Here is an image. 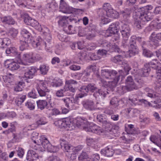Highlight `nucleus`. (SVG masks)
Listing matches in <instances>:
<instances>
[{
	"mask_svg": "<svg viewBox=\"0 0 161 161\" xmlns=\"http://www.w3.org/2000/svg\"><path fill=\"white\" fill-rule=\"evenodd\" d=\"M76 125L78 127L86 130L88 125V122L86 120L80 119L76 121Z\"/></svg>",
	"mask_w": 161,
	"mask_h": 161,
	"instance_id": "bb28decb",
	"label": "nucleus"
},
{
	"mask_svg": "<svg viewBox=\"0 0 161 161\" xmlns=\"http://www.w3.org/2000/svg\"><path fill=\"white\" fill-rule=\"evenodd\" d=\"M76 81H66L65 87L68 89V90L72 93H74L76 91V89L73 88L72 86V84H77Z\"/></svg>",
	"mask_w": 161,
	"mask_h": 161,
	"instance_id": "cd10ccee",
	"label": "nucleus"
},
{
	"mask_svg": "<svg viewBox=\"0 0 161 161\" xmlns=\"http://www.w3.org/2000/svg\"><path fill=\"white\" fill-rule=\"evenodd\" d=\"M6 53L8 54H10L11 56H14L16 58H18L20 56V53L17 52V49L14 47H11L7 49Z\"/></svg>",
	"mask_w": 161,
	"mask_h": 161,
	"instance_id": "b1692460",
	"label": "nucleus"
},
{
	"mask_svg": "<svg viewBox=\"0 0 161 161\" xmlns=\"http://www.w3.org/2000/svg\"><path fill=\"white\" fill-rule=\"evenodd\" d=\"M67 90L65 89L59 90L56 92L55 94L58 97H63L64 96V93Z\"/></svg>",
	"mask_w": 161,
	"mask_h": 161,
	"instance_id": "603ef678",
	"label": "nucleus"
},
{
	"mask_svg": "<svg viewBox=\"0 0 161 161\" xmlns=\"http://www.w3.org/2000/svg\"><path fill=\"white\" fill-rule=\"evenodd\" d=\"M123 38L122 45L126 47L128 45V39L130 35V29L129 25L122 22L119 23V26Z\"/></svg>",
	"mask_w": 161,
	"mask_h": 161,
	"instance_id": "39448f33",
	"label": "nucleus"
},
{
	"mask_svg": "<svg viewBox=\"0 0 161 161\" xmlns=\"http://www.w3.org/2000/svg\"><path fill=\"white\" fill-rule=\"evenodd\" d=\"M89 91L92 92H96L97 91L98 89L94 84H90L87 85Z\"/></svg>",
	"mask_w": 161,
	"mask_h": 161,
	"instance_id": "8fccbe9b",
	"label": "nucleus"
},
{
	"mask_svg": "<svg viewBox=\"0 0 161 161\" xmlns=\"http://www.w3.org/2000/svg\"><path fill=\"white\" fill-rule=\"evenodd\" d=\"M103 9L106 11L101 17V23L103 24H107L111 21V19H116L119 17V13L114 10L109 3H106L103 6Z\"/></svg>",
	"mask_w": 161,
	"mask_h": 161,
	"instance_id": "20e7f679",
	"label": "nucleus"
},
{
	"mask_svg": "<svg viewBox=\"0 0 161 161\" xmlns=\"http://www.w3.org/2000/svg\"><path fill=\"white\" fill-rule=\"evenodd\" d=\"M60 11L64 13H72L71 8L69 7L63 0H61L60 1Z\"/></svg>",
	"mask_w": 161,
	"mask_h": 161,
	"instance_id": "412c9836",
	"label": "nucleus"
},
{
	"mask_svg": "<svg viewBox=\"0 0 161 161\" xmlns=\"http://www.w3.org/2000/svg\"><path fill=\"white\" fill-rule=\"evenodd\" d=\"M14 75L11 74L7 75H4L2 76V78L1 80H13L14 79Z\"/></svg>",
	"mask_w": 161,
	"mask_h": 161,
	"instance_id": "a19ab883",
	"label": "nucleus"
},
{
	"mask_svg": "<svg viewBox=\"0 0 161 161\" xmlns=\"http://www.w3.org/2000/svg\"><path fill=\"white\" fill-rule=\"evenodd\" d=\"M0 20L5 24L13 25L14 23V19L10 16L0 17Z\"/></svg>",
	"mask_w": 161,
	"mask_h": 161,
	"instance_id": "c85d7f7f",
	"label": "nucleus"
},
{
	"mask_svg": "<svg viewBox=\"0 0 161 161\" xmlns=\"http://www.w3.org/2000/svg\"><path fill=\"white\" fill-rule=\"evenodd\" d=\"M48 161H61L58 157L55 156H50L48 158Z\"/></svg>",
	"mask_w": 161,
	"mask_h": 161,
	"instance_id": "69168bd1",
	"label": "nucleus"
},
{
	"mask_svg": "<svg viewBox=\"0 0 161 161\" xmlns=\"http://www.w3.org/2000/svg\"><path fill=\"white\" fill-rule=\"evenodd\" d=\"M50 91V90L48 89H45V91L41 89L38 91V92L40 96L44 97L46 95L47 92H49Z\"/></svg>",
	"mask_w": 161,
	"mask_h": 161,
	"instance_id": "bf43d9fd",
	"label": "nucleus"
},
{
	"mask_svg": "<svg viewBox=\"0 0 161 161\" xmlns=\"http://www.w3.org/2000/svg\"><path fill=\"white\" fill-rule=\"evenodd\" d=\"M41 157L35 151L29 150L27 152L26 158L28 161H34Z\"/></svg>",
	"mask_w": 161,
	"mask_h": 161,
	"instance_id": "a211bd4d",
	"label": "nucleus"
},
{
	"mask_svg": "<svg viewBox=\"0 0 161 161\" xmlns=\"http://www.w3.org/2000/svg\"><path fill=\"white\" fill-rule=\"evenodd\" d=\"M150 14V13L149 12L148 14L137 13L138 15H137V18L134 23V27L138 29L142 28L146 22L149 21L152 19L151 16L149 15Z\"/></svg>",
	"mask_w": 161,
	"mask_h": 161,
	"instance_id": "423d86ee",
	"label": "nucleus"
},
{
	"mask_svg": "<svg viewBox=\"0 0 161 161\" xmlns=\"http://www.w3.org/2000/svg\"><path fill=\"white\" fill-rule=\"evenodd\" d=\"M15 60L7 59L4 62L5 67L12 71H15L18 70L20 67V64L18 58H15Z\"/></svg>",
	"mask_w": 161,
	"mask_h": 161,
	"instance_id": "1a4fd4ad",
	"label": "nucleus"
},
{
	"mask_svg": "<svg viewBox=\"0 0 161 161\" xmlns=\"http://www.w3.org/2000/svg\"><path fill=\"white\" fill-rule=\"evenodd\" d=\"M86 95V93L81 92L80 93L78 94L75 97V99L73 98L66 97L63 98L62 100L64 103L66 107L68 108H70L73 105V103L77 102V100L79 98H82Z\"/></svg>",
	"mask_w": 161,
	"mask_h": 161,
	"instance_id": "9d476101",
	"label": "nucleus"
},
{
	"mask_svg": "<svg viewBox=\"0 0 161 161\" xmlns=\"http://www.w3.org/2000/svg\"><path fill=\"white\" fill-rule=\"evenodd\" d=\"M146 64L149 65V67H152L157 70L156 75L157 80H161V63L158 61L156 59H154Z\"/></svg>",
	"mask_w": 161,
	"mask_h": 161,
	"instance_id": "ddd939ff",
	"label": "nucleus"
},
{
	"mask_svg": "<svg viewBox=\"0 0 161 161\" xmlns=\"http://www.w3.org/2000/svg\"><path fill=\"white\" fill-rule=\"evenodd\" d=\"M150 139L151 142L161 148V144L157 142V138L155 136L153 135L151 136Z\"/></svg>",
	"mask_w": 161,
	"mask_h": 161,
	"instance_id": "864d4df0",
	"label": "nucleus"
},
{
	"mask_svg": "<svg viewBox=\"0 0 161 161\" xmlns=\"http://www.w3.org/2000/svg\"><path fill=\"white\" fill-rule=\"evenodd\" d=\"M161 29V22L158 19L152 21L149 25L147 27L146 30L150 31L154 29Z\"/></svg>",
	"mask_w": 161,
	"mask_h": 161,
	"instance_id": "6ab92c4d",
	"label": "nucleus"
},
{
	"mask_svg": "<svg viewBox=\"0 0 161 161\" xmlns=\"http://www.w3.org/2000/svg\"><path fill=\"white\" fill-rule=\"evenodd\" d=\"M142 47L143 48V55L147 57H151L153 55L152 52L146 49H144L143 46Z\"/></svg>",
	"mask_w": 161,
	"mask_h": 161,
	"instance_id": "5fc2aeb1",
	"label": "nucleus"
},
{
	"mask_svg": "<svg viewBox=\"0 0 161 161\" xmlns=\"http://www.w3.org/2000/svg\"><path fill=\"white\" fill-rule=\"evenodd\" d=\"M10 43V40L8 38H0V48L6 47Z\"/></svg>",
	"mask_w": 161,
	"mask_h": 161,
	"instance_id": "c756f323",
	"label": "nucleus"
},
{
	"mask_svg": "<svg viewBox=\"0 0 161 161\" xmlns=\"http://www.w3.org/2000/svg\"><path fill=\"white\" fill-rule=\"evenodd\" d=\"M47 123V120L45 117H42L39 118L36 121V123L38 125H44Z\"/></svg>",
	"mask_w": 161,
	"mask_h": 161,
	"instance_id": "79ce46f5",
	"label": "nucleus"
},
{
	"mask_svg": "<svg viewBox=\"0 0 161 161\" xmlns=\"http://www.w3.org/2000/svg\"><path fill=\"white\" fill-rule=\"evenodd\" d=\"M79 21V19L77 15L74 16V14L72 13L70 17L65 16H60L59 17L58 23L60 25L63 26L69 22L74 21L75 23H76Z\"/></svg>",
	"mask_w": 161,
	"mask_h": 161,
	"instance_id": "6e6552de",
	"label": "nucleus"
},
{
	"mask_svg": "<svg viewBox=\"0 0 161 161\" xmlns=\"http://www.w3.org/2000/svg\"><path fill=\"white\" fill-rule=\"evenodd\" d=\"M114 111L111 108H106L104 111V113L109 115L114 114Z\"/></svg>",
	"mask_w": 161,
	"mask_h": 161,
	"instance_id": "338daca9",
	"label": "nucleus"
},
{
	"mask_svg": "<svg viewBox=\"0 0 161 161\" xmlns=\"http://www.w3.org/2000/svg\"><path fill=\"white\" fill-rule=\"evenodd\" d=\"M18 32L17 30L12 28L9 30L8 35L10 36L11 38H14L17 36Z\"/></svg>",
	"mask_w": 161,
	"mask_h": 161,
	"instance_id": "ea45409f",
	"label": "nucleus"
},
{
	"mask_svg": "<svg viewBox=\"0 0 161 161\" xmlns=\"http://www.w3.org/2000/svg\"><path fill=\"white\" fill-rule=\"evenodd\" d=\"M96 69V66L95 65H91L89 66L86 68V70L85 71L86 72V73L85 74V75L86 76H88L90 74V72L92 71H94Z\"/></svg>",
	"mask_w": 161,
	"mask_h": 161,
	"instance_id": "4c0bfd02",
	"label": "nucleus"
},
{
	"mask_svg": "<svg viewBox=\"0 0 161 161\" xmlns=\"http://www.w3.org/2000/svg\"><path fill=\"white\" fill-rule=\"evenodd\" d=\"M150 39L151 41V44H154L156 46H158V42L157 39L161 40V33L155 34V33H153L151 35Z\"/></svg>",
	"mask_w": 161,
	"mask_h": 161,
	"instance_id": "4be33fe9",
	"label": "nucleus"
},
{
	"mask_svg": "<svg viewBox=\"0 0 161 161\" xmlns=\"http://www.w3.org/2000/svg\"><path fill=\"white\" fill-rule=\"evenodd\" d=\"M86 130L98 135H100L103 131V130L102 128L92 123L90 124L89 125H88Z\"/></svg>",
	"mask_w": 161,
	"mask_h": 161,
	"instance_id": "dca6fc26",
	"label": "nucleus"
},
{
	"mask_svg": "<svg viewBox=\"0 0 161 161\" xmlns=\"http://www.w3.org/2000/svg\"><path fill=\"white\" fill-rule=\"evenodd\" d=\"M18 156L20 158H22L25 153L24 150L21 147H19L17 150Z\"/></svg>",
	"mask_w": 161,
	"mask_h": 161,
	"instance_id": "6e6d98bb",
	"label": "nucleus"
},
{
	"mask_svg": "<svg viewBox=\"0 0 161 161\" xmlns=\"http://www.w3.org/2000/svg\"><path fill=\"white\" fill-rule=\"evenodd\" d=\"M98 90V91L94 92L93 95L97 100L98 99V100L100 101V97H105L108 94V92L106 91H103L102 89Z\"/></svg>",
	"mask_w": 161,
	"mask_h": 161,
	"instance_id": "393cba45",
	"label": "nucleus"
},
{
	"mask_svg": "<svg viewBox=\"0 0 161 161\" xmlns=\"http://www.w3.org/2000/svg\"><path fill=\"white\" fill-rule=\"evenodd\" d=\"M41 5L40 3H36L34 5H31L29 8L34 9H39L41 8Z\"/></svg>",
	"mask_w": 161,
	"mask_h": 161,
	"instance_id": "e2e57ef3",
	"label": "nucleus"
},
{
	"mask_svg": "<svg viewBox=\"0 0 161 161\" xmlns=\"http://www.w3.org/2000/svg\"><path fill=\"white\" fill-rule=\"evenodd\" d=\"M131 13V11L129 9H125L124 11L120 12V14H121L123 17L126 19L129 16Z\"/></svg>",
	"mask_w": 161,
	"mask_h": 161,
	"instance_id": "de8ad7c7",
	"label": "nucleus"
},
{
	"mask_svg": "<svg viewBox=\"0 0 161 161\" xmlns=\"http://www.w3.org/2000/svg\"><path fill=\"white\" fill-rule=\"evenodd\" d=\"M21 34L25 41H27L31 44L32 47L38 49H42L45 48L47 46V43L40 37H38L36 40L31 36V34L26 29H22L21 31Z\"/></svg>",
	"mask_w": 161,
	"mask_h": 161,
	"instance_id": "7ed1b4c3",
	"label": "nucleus"
},
{
	"mask_svg": "<svg viewBox=\"0 0 161 161\" xmlns=\"http://www.w3.org/2000/svg\"><path fill=\"white\" fill-rule=\"evenodd\" d=\"M119 101L118 99L116 97L113 98L110 101V103L114 107H116L119 105Z\"/></svg>",
	"mask_w": 161,
	"mask_h": 161,
	"instance_id": "3c124183",
	"label": "nucleus"
},
{
	"mask_svg": "<svg viewBox=\"0 0 161 161\" xmlns=\"http://www.w3.org/2000/svg\"><path fill=\"white\" fill-rule=\"evenodd\" d=\"M46 141H48L47 138L44 136H42L40 137V138L39 139H37L36 140H34L33 142L35 143L37 145H42L44 147L43 144H46V143L45 142H46Z\"/></svg>",
	"mask_w": 161,
	"mask_h": 161,
	"instance_id": "7c9ffc66",
	"label": "nucleus"
},
{
	"mask_svg": "<svg viewBox=\"0 0 161 161\" xmlns=\"http://www.w3.org/2000/svg\"><path fill=\"white\" fill-rule=\"evenodd\" d=\"M152 107L157 108H161V99L158 98L156 101L153 103Z\"/></svg>",
	"mask_w": 161,
	"mask_h": 161,
	"instance_id": "37998d69",
	"label": "nucleus"
},
{
	"mask_svg": "<svg viewBox=\"0 0 161 161\" xmlns=\"http://www.w3.org/2000/svg\"><path fill=\"white\" fill-rule=\"evenodd\" d=\"M91 159L92 161H99L100 157L98 154H95L91 156Z\"/></svg>",
	"mask_w": 161,
	"mask_h": 161,
	"instance_id": "680f3d73",
	"label": "nucleus"
},
{
	"mask_svg": "<svg viewBox=\"0 0 161 161\" xmlns=\"http://www.w3.org/2000/svg\"><path fill=\"white\" fill-rule=\"evenodd\" d=\"M19 62L22 65H26L31 63L34 62V56L32 52L25 53L23 54L22 58L20 56L18 58Z\"/></svg>",
	"mask_w": 161,
	"mask_h": 161,
	"instance_id": "9b49d317",
	"label": "nucleus"
},
{
	"mask_svg": "<svg viewBox=\"0 0 161 161\" xmlns=\"http://www.w3.org/2000/svg\"><path fill=\"white\" fill-rule=\"evenodd\" d=\"M36 70V69L35 67H31L25 72L24 75H21L19 77L22 80H26L28 79H31L33 77Z\"/></svg>",
	"mask_w": 161,
	"mask_h": 161,
	"instance_id": "4468645a",
	"label": "nucleus"
},
{
	"mask_svg": "<svg viewBox=\"0 0 161 161\" xmlns=\"http://www.w3.org/2000/svg\"><path fill=\"white\" fill-rule=\"evenodd\" d=\"M62 84V81H55V82H52L51 85L53 87H57L60 86Z\"/></svg>",
	"mask_w": 161,
	"mask_h": 161,
	"instance_id": "774afa93",
	"label": "nucleus"
},
{
	"mask_svg": "<svg viewBox=\"0 0 161 161\" xmlns=\"http://www.w3.org/2000/svg\"><path fill=\"white\" fill-rule=\"evenodd\" d=\"M80 91L81 92H83V93H86V95H87V93L89 91L88 86L87 85L86 86H82L80 88Z\"/></svg>",
	"mask_w": 161,
	"mask_h": 161,
	"instance_id": "0e129e2a",
	"label": "nucleus"
},
{
	"mask_svg": "<svg viewBox=\"0 0 161 161\" xmlns=\"http://www.w3.org/2000/svg\"><path fill=\"white\" fill-rule=\"evenodd\" d=\"M30 24L29 25L34 27L35 29L40 32H42L47 33V36L45 38V40L49 43L51 39V37L49 33H47L48 31V29L46 27H43L36 20L34 19L31 20Z\"/></svg>",
	"mask_w": 161,
	"mask_h": 161,
	"instance_id": "0eeeda50",
	"label": "nucleus"
},
{
	"mask_svg": "<svg viewBox=\"0 0 161 161\" xmlns=\"http://www.w3.org/2000/svg\"><path fill=\"white\" fill-rule=\"evenodd\" d=\"M25 98L26 95H23L17 98L15 101V103L18 105H21L24 102Z\"/></svg>",
	"mask_w": 161,
	"mask_h": 161,
	"instance_id": "c03bdc74",
	"label": "nucleus"
},
{
	"mask_svg": "<svg viewBox=\"0 0 161 161\" xmlns=\"http://www.w3.org/2000/svg\"><path fill=\"white\" fill-rule=\"evenodd\" d=\"M151 69L149 67V65L145 64L144 68L142 69L140 72L142 76H147L148 75L149 72L150 71Z\"/></svg>",
	"mask_w": 161,
	"mask_h": 161,
	"instance_id": "2f4dec72",
	"label": "nucleus"
},
{
	"mask_svg": "<svg viewBox=\"0 0 161 161\" xmlns=\"http://www.w3.org/2000/svg\"><path fill=\"white\" fill-rule=\"evenodd\" d=\"M119 23L116 22L110 25L107 31L111 34H115L118 31Z\"/></svg>",
	"mask_w": 161,
	"mask_h": 161,
	"instance_id": "5701e85b",
	"label": "nucleus"
},
{
	"mask_svg": "<svg viewBox=\"0 0 161 161\" xmlns=\"http://www.w3.org/2000/svg\"><path fill=\"white\" fill-rule=\"evenodd\" d=\"M97 140L96 139L90 137L86 138V143L87 145L90 146L95 145L97 143Z\"/></svg>",
	"mask_w": 161,
	"mask_h": 161,
	"instance_id": "58836bf2",
	"label": "nucleus"
},
{
	"mask_svg": "<svg viewBox=\"0 0 161 161\" xmlns=\"http://www.w3.org/2000/svg\"><path fill=\"white\" fill-rule=\"evenodd\" d=\"M88 158V156L86 153L82 152L78 157V159L80 160H83L86 159Z\"/></svg>",
	"mask_w": 161,
	"mask_h": 161,
	"instance_id": "13d9d810",
	"label": "nucleus"
},
{
	"mask_svg": "<svg viewBox=\"0 0 161 161\" xmlns=\"http://www.w3.org/2000/svg\"><path fill=\"white\" fill-rule=\"evenodd\" d=\"M25 106L31 110L34 109L35 107L34 103L31 101L27 102L25 103Z\"/></svg>",
	"mask_w": 161,
	"mask_h": 161,
	"instance_id": "4d7b16f0",
	"label": "nucleus"
},
{
	"mask_svg": "<svg viewBox=\"0 0 161 161\" xmlns=\"http://www.w3.org/2000/svg\"><path fill=\"white\" fill-rule=\"evenodd\" d=\"M136 82V83H134V81H126V85L122 87V90L125 92L126 91H130L136 89L138 86L136 83H138L139 81Z\"/></svg>",
	"mask_w": 161,
	"mask_h": 161,
	"instance_id": "f3484780",
	"label": "nucleus"
},
{
	"mask_svg": "<svg viewBox=\"0 0 161 161\" xmlns=\"http://www.w3.org/2000/svg\"><path fill=\"white\" fill-rule=\"evenodd\" d=\"M59 125L66 128H71L73 129L75 126V122L73 118L69 117L63 118L58 121Z\"/></svg>",
	"mask_w": 161,
	"mask_h": 161,
	"instance_id": "f8f14e48",
	"label": "nucleus"
},
{
	"mask_svg": "<svg viewBox=\"0 0 161 161\" xmlns=\"http://www.w3.org/2000/svg\"><path fill=\"white\" fill-rule=\"evenodd\" d=\"M68 138L67 136L64 135L60 139V144L61 147L64 151L66 155L69 160L70 161H73L76 158V154L82 149V147L80 146L76 147H74L68 143Z\"/></svg>",
	"mask_w": 161,
	"mask_h": 161,
	"instance_id": "f03ea898",
	"label": "nucleus"
},
{
	"mask_svg": "<svg viewBox=\"0 0 161 161\" xmlns=\"http://www.w3.org/2000/svg\"><path fill=\"white\" fill-rule=\"evenodd\" d=\"M153 8V7L151 5H148L144 7H142V8H141L142 10H144V12L143 14H142V13H140L139 12L138 13V14H148V13L149 12L150 13V14H149L152 17V13L150 12H149V11L150 10L152 9Z\"/></svg>",
	"mask_w": 161,
	"mask_h": 161,
	"instance_id": "c9c22d12",
	"label": "nucleus"
},
{
	"mask_svg": "<svg viewBox=\"0 0 161 161\" xmlns=\"http://www.w3.org/2000/svg\"><path fill=\"white\" fill-rule=\"evenodd\" d=\"M37 107L41 110L44 109L45 107H47V102L44 100H39L36 102Z\"/></svg>",
	"mask_w": 161,
	"mask_h": 161,
	"instance_id": "72a5a7b5",
	"label": "nucleus"
},
{
	"mask_svg": "<svg viewBox=\"0 0 161 161\" xmlns=\"http://www.w3.org/2000/svg\"><path fill=\"white\" fill-rule=\"evenodd\" d=\"M103 83L106 86L109 87L111 89L116 86L117 84V81H103Z\"/></svg>",
	"mask_w": 161,
	"mask_h": 161,
	"instance_id": "f704fd0d",
	"label": "nucleus"
},
{
	"mask_svg": "<svg viewBox=\"0 0 161 161\" xmlns=\"http://www.w3.org/2000/svg\"><path fill=\"white\" fill-rule=\"evenodd\" d=\"M93 55V53H90L88 54V56L90 58V59L92 60H98L101 58V56L98 54V52L93 55V56L92 55Z\"/></svg>",
	"mask_w": 161,
	"mask_h": 161,
	"instance_id": "09e8293b",
	"label": "nucleus"
},
{
	"mask_svg": "<svg viewBox=\"0 0 161 161\" xmlns=\"http://www.w3.org/2000/svg\"><path fill=\"white\" fill-rule=\"evenodd\" d=\"M49 69L48 67L45 64H42L40 67V70L42 74H46Z\"/></svg>",
	"mask_w": 161,
	"mask_h": 161,
	"instance_id": "a18cd8bd",
	"label": "nucleus"
},
{
	"mask_svg": "<svg viewBox=\"0 0 161 161\" xmlns=\"http://www.w3.org/2000/svg\"><path fill=\"white\" fill-rule=\"evenodd\" d=\"M107 47V50L110 52H113L114 51L120 53L121 52L119 48L116 45H111L110 44H108L106 45Z\"/></svg>",
	"mask_w": 161,
	"mask_h": 161,
	"instance_id": "473e14b6",
	"label": "nucleus"
},
{
	"mask_svg": "<svg viewBox=\"0 0 161 161\" xmlns=\"http://www.w3.org/2000/svg\"><path fill=\"white\" fill-rule=\"evenodd\" d=\"M24 86L25 83L23 81H19L17 84H16L14 88V91L16 92L21 91Z\"/></svg>",
	"mask_w": 161,
	"mask_h": 161,
	"instance_id": "e433bc0d",
	"label": "nucleus"
},
{
	"mask_svg": "<svg viewBox=\"0 0 161 161\" xmlns=\"http://www.w3.org/2000/svg\"><path fill=\"white\" fill-rule=\"evenodd\" d=\"M83 107L86 110L89 111H94L98 108L94 102L92 100H87L84 101L82 103Z\"/></svg>",
	"mask_w": 161,
	"mask_h": 161,
	"instance_id": "2eb2a0df",
	"label": "nucleus"
},
{
	"mask_svg": "<svg viewBox=\"0 0 161 161\" xmlns=\"http://www.w3.org/2000/svg\"><path fill=\"white\" fill-rule=\"evenodd\" d=\"M136 36H131L130 40V47L128 51L125 53L121 51L122 54L115 56L112 58V61L115 63L121 64V67L123 70L119 71L118 75L117 71L114 70H108L107 69H103L101 70L102 75L107 79H113L114 80H122L123 77L129 74L131 68L127 63V62L123 59L124 58L131 57L138 53V49L136 44Z\"/></svg>",
	"mask_w": 161,
	"mask_h": 161,
	"instance_id": "f257e3e1",
	"label": "nucleus"
},
{
	"mask_svg": "<svg viewBox=\"0 0 161 161\" xmlns=\"http://www.w3.org/2000/svg\"><path fill=\"white\" fill-rule=\"evenodd\" d=\"M137 97L136 95L131 96L130 97L129 100L133 104H136L137 103Z\"/></svg>",
	"mask_w": 161,
	"mask_h": 161,
	"instance_id": "052dcab7",
	"label": "nucleus"
},
{
	"mask_svg": "<svg viewBox=\"0 0 161 161\" xmlns=\"http://www.w3.org/2000/svg\"><path fill=\"white\" fill-rule=\"evenodd\" d=\"M101 152L102 153L108 157L112 156L114 153V150L111 147H106L102 149Z\"/></svg>",
	"mask_w": 161,
	"mask_h": 161,
	"instance_id": "a878e982",
	"label": "nucleus"
},
{
	"mask_svg": "<svg viewBox=\"0 0 161 161\" xmlns=\"http://www.w3.org/2000/svg\"><path fill=\"white\" fill-rule=\"evenodd\" d=\"M45 143L46 144H43L44 148L46 149L47 151L54 153L57 152L59 150V148L58 146L52 145L48 141H46Z\"/></svg>",
	"mask_w": 161,
	"mask_h": 161,
	"instance_id": "aec40b11",
	"label": "nucleus"
},
{
	"mask_svg": "<svg viewBox=\"0 0 161 161\" xmlns=\"http://www.w3.org/2000/svg\"><path fill=\"white\" fill-rule=\"evenodd\" d=\"M21 46L19 47V48L20 50L23 51L25 49H26L28 46V44L31 43L28 42L27 41H25L24 40L20 41Z\"/></svg>",
	"mask_w": 161,
	"mask_h": 161,
	"instance_id": "49530a36",
	"label": "nucleus"
}]
</instances>
